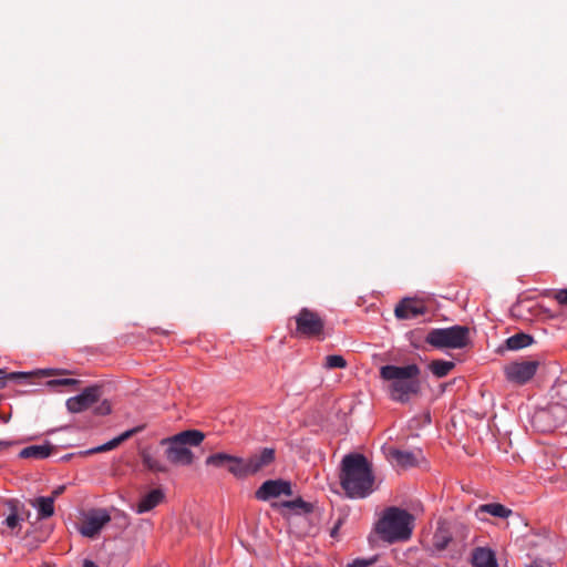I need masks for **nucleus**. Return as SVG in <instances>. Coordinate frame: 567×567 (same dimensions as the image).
Segmentation results:
<instances>
[{"label": "nucleus", "mask_w": 567, "mask_h": 567, "mask_svg": "<svg viewBox=\"0 0 567 567\" xmlns=\"http://www.w3.org/2000/svg\"><path fill=\"white\" fill-rule=\"evenodd\" d=\"M4 524L11 530L12 535H17L20 529L21 519L16 513H11L4 519Z\"/></svg>", "instance_id": "c85d7f7f"}, {"label": "nucleus", "mask_w": 567, "mask_h": 567, "mask_svg": "<svg viewBox=\"0 0 567 567\" xmlns=\"http://www.w3.org/2000/svg\"><path fill=\"white\" fill-rule=\"evenodd\" d=\"M538 362L535 360L514 361L504 367L507 381L515 384L527 383L536 373Z\"/></svg>", "instance_id": "6e6552de"}, {"label": "nucleus", "mask_w": 567, "mask_h": 567, "mask_svg": "<svg viewBox=\"0 0 567 567\" xmlns=\"http://www.w3.org/2000/svg\"><path fill=\"white\" fill-rule=\"evenodd\" d=\"M102 396V388L100 385H91L85 388L79 395L66 400V408L71 413L83 412L99 402Z\"/></svg>", "instance_id": "1a4fd4ad"}, {"label": "nucleus", "mask_w": 567, "mask_h": 567, "mask_svg": "<svg viewBox=\"0 0 567 567\" xmlns=\"http://www.w3.org/2000/svg\"><path fill=\"white\" fill-rule=\"evenodd\" d=\"M275 450L270 447H264L259 453L252 454L247 460L248 473L255 475L266 467L271 465L275 461Z\"/></svg>", "instance_id": "4468645a"}, {"label": "nucleus", "mask_w": 567, "mask_h": 567, "mask_svg": "<svg viewBox=\"0 0 567 567\" xmlns=\"http://www.w3.org/2000/svg\"><path fill=\"white\" fill-rule=\"evenodd\" d=\"M30 505L37 509L40 519H47L54 514V502L52 497L40 496L31 499Z\"/></svg>", "instance_id": "a211bd4d"}, {"label": "nucleus", "mask_w": 567, "mask_h": 567, "mask_svg": "<svg viewBox=\"0 0 567 567\" xmlns=\"http://www.w3.org/2000/svg\"><path fill=\"white\" fill-rule=\"evenodd\" d=\"M230 454L226 453H216L209 455L205 463L206 465L215 466V467H227Z\"/></svg>", "instance_id": "cd10ccee"}, {"label": "nucleus", "mask_w": 567, "mask_h": 567, "mask_svg": "<svg viewBox=\"0 0 567 567\" xmlns=\"http://www.w3.org/2000/svg\"><path fill=\"white\" fill-rule=\"evenodd\" d=\"M371 564H372L371 560L355 559L351 564H349L347 567H369Z\"/></svg>", "instance_id": "72a5a7b5"}, {"label": "nucleus", "mask_w": 567, "mask_h": 567, "mask_svg": "<svg viewBox=\"0 0 567 567\" xmlns=\"http://www.w3.org/2000/svg\"><path fill=\"white\" fill-rule=\"evenodd\" d=\"M281 495H292V487L290 482L285 480H268L264 482L255 492V497L262 502L277 498Z\"/></svg>", "instance_id": "9d476101"}, {"label": "nucleus", "mask_w": 567, "mask_h": 567, "mask_svg": "<svg viewBox=\"0 0 567 567\" xmlns=\"http://www.w3.org/2000/svg\"><path fill=\"white\" fill-rule=\"evenodd\" d=\"M533 343V337L526 333H516L506 340L507 348L511 350H518L528 347Z\"/></svg>", "instance_id": "393cba45"}, {"label": "nucleus", "mask_w": 567, "mask_h": 567, "mask_svg": "<svg viewBox=\"0 0 567 567\" xmlns=\"http://www.w3.org/2000/svg\"><path fill=\"white\" fill-rule=\"evenodd\" d=\"M271 506L274 508H289L291 511H295L296 513H311L313 509V505L311 503L305 502L302 498H297L293 501H285L281 503H272Z\"/></svg>", "instance_id": "412c9836"}, {"label": "nucleus", "mask_w": 567, "mask_h": 567, "mask_svg": "<svg viewBox=\"0 0 567 567\" xmlns=\"http://www.w3.org/2000/svg\"><path fill=\"white\" fill-rule=\"evenodd\" d=\"M79 383H80V381L76 379H54V380H50L48 382V385H50V386H70V385L79 384Z\"/></svg>", "instance_id": "2f4dec72"}, {"label": "nucleus", "mask_w": 567, "mask_h": 567, "mask_svg": "<svg viewBox=\"0 0 567 567\" xmlns=\"http://www.w3.org/2000/svg\"><path fill=\"white\" fill-rule=\"evenodd\" d=\"M386 457L402 468L414 467L423 458L422 451H403L394 447H389Z\"/></svg>", "instance_id": "ddd939ff"}, {"label": "nucleus", "mask_w": 567, "mask_h": 567, "mask_svg": "<svg viewBox=\"0 0 567 567\" xmlns=\"http://www.w3.org/2000/svg\"><path fill=\"white\" fill-rule=\"evenodd\" d=\"M295 321L297 336L315 338L322 334L324 329V320L309 308H302L295 317Z\"/></svg>", "instance_id": "0eeeda50"}, {"label": "nucleus", "mask_w": 567, "mask_h": 567, "mask_svg": "<svg viewBox=\"0 0 567 567\" xmlns=\"http://www.w3.org/2000/svg\"><path fill=\"white\" fill-rule=\"evenodd\" d=\"M414 517L405 509L389 507L379 520L377 532L390 544L410 539Z\"/></svg>", "instance_id": "7ed1b4c3"}, {"label": "nucleus", "mask_w": 567, "mask_h": 567, "mask_svg": "<svg viewBox=\"0 0 567 567\" xmlns=\"http://www.w3.org/2000/svg\"><path fill=\"white\" fill-rule=\"evenodd\" d=\"M481 513H486L499 518H507L512 515L513 512L499 503H489L478 506L476 509V516H478Z\"/></svg>", "instance_id": "aec40b11"}, {"label": "nucleus", "mask_w": 567, "mask_h": 567, "mask_svg": "<svg viewBox=\"0 0 567 567\" xmlns=\"http://www.w3.org/2000/svg\"><path fill=\"white\" fill-rule=\"evenodd\" d=\"M65 489V486L61 485V486H58L51 494L50 497L53 498V502H55V498L59 497Z\"/></svg>", "instance_id": "f704fd0d"}, {"label": "nucleus", "mask_w": 567, "mask_h": 567, "mask_svg": "<svg viewBox=\"0 0 567 567\" xmlns=\"http://www.w3.org/2000/svg\"><path fill=\"white\" fill-rule=\"evenodd\" d=\"M164 494L161 489H153L146 495H144L141 501L136 505V513L143 514L152 511L156 507L163 499Z\"/></svg>", "instance_id": "f3484780"}, {"label": "nucleus", "mask_w": 567, "mask_h": 567, "mask_svg": "<svg viewBox=\"0 0 567 567\" xmlns=\"http://www.w3.org/2000/svg\"><path fill=\"white\" fill-rule=\"evenodd\" d=\"M52 450H53V446L49 443L43 444V445H30L20 451L19 457L44 460L50 456Z\"/></svg>", "instance_id": "6ab92c4d"}, {"label": "nucleus", "mask_w": 567, "mask_h": 567, "mask_svg": "<svg viewBox=\"0 0 567 567\" xmlns=\"http://www.w3.org/2000/svg\"><path fill=\"white\" fill-rule=\"evenodd\" d=\"M340 483L351 498H363L373 492L372 465L364 455L350 453L342 458Z\"/></svg>", "instance_id": "f257e3e1"}, {"label": "nucleus", "mask_w": 567, "mask_h": 567, "mask_svg": "<svg viewBox=\"0 0 567 567\" xmlns=\"http://www.w3.org/2000/svg\"><path fill=\"white\" fill-rule=\"evenodd\" d=\"M4 371L0 369V389L6 386L7 380H27L34 375L37 377H50L55 374H66L69 373L66 370H55V369H45V370H38L34 372H11L6 375H3Z\"/></svg>", "instance_id": "2eb2a0df"}, {"label": "nucleus", "mask_w": 567, "mask_h": 567, "mask_svg": "<svg viewBox=\"0 0 567 567\" xmlns=\"http://www.w3.org/2000/svg\"><path fill=\"white\" fill-rule=\"evenodd\" d=\"M454 362L445 360H433L429 364V369L436 378L446 377L454 369Z\"/></svg>", "instance_id": "b1692460"}, {"label": "nucleus", "mask_w": 567, "mask_h": 567, "mask_svg": "<svg viewBox=\"0 0 567 567\" xmlns=\"http://www.w3.org/2000/svg\"><path fill=\"white\" fill-rule=\"evenodd\" d=\"M141 429L140 427H135V429H132V430H128V431H125L124 433H122L121 435H118L117 437L106 442L105 444H102L95 449H92L90 451V453H102V452H107V451H111L115 447H117L121 443H123L125 440L130 439L132 435H134L135 433H137Z\"/></svg>", "instance_id": "4be33fe9"}, {"label": "nucleus", "mask_w": 567, "mask_h": 567, "mask_svg": "<svg viewBox=\"0 0 567 567\" xmlns=\"http://www.w3.org/2000/svg\"><path fill=\"white\" fill-rule=\"evenodd\" d=\"M559 393H567V381H564L558 385Z\"/></svg>", "instance_id": "c9c22d12"}, {"label": "nucleus", "mask_w": 567, "mask_h": 567, "mask_svg": "<svg viewBox=\"0 0 567 567\" xmlns=\"http://www.w3.org/2000/svg\"><path fill=\"white\" fill-rule=\"evenodd\" d=\"M340 524H341V522H338V524L331 529L330 534H331L332 537L337 536L339 527H340Z\"/></svg>", "instance_id": "4c0bfd02"}, {"label": "nucleus", "mask_w": 567, "mask_h": 567, "mask_svg": "<svg viewBox=\"0 0 567 567\" xmlns=\"http://www.w3.org/2000/svg\"><path fill=\"white\" fill-rule=\"evenodd\" d=\"M427 308L424 301L414 298L402 299L394 309L398 319L410 320L425 315Z\"/></svg>", "instance_id": "f8f14e48"}, {"label": "nucleus", "mask_w": 567, "mask_h": 567, "mask_svg": "<svg viewBox=\"0 0 567 567\" xmlns=\"http://www.w3.org/2000/svg\"><path fill=\"white\" fill-rule=\"evenodd\" d=\"M348 363L342 355L339 354H330L324 358L323 367L328 370L332 369H344Z\"/></svg>", "instance_id": "bb28decb"}, {"label": "nucleus", "mask_w": 567, "mask_h": 567, "mask_svg": "<svg viewBox=\"0 0 567 567\" xmlns=\"http://www.w3.org/2000/svg\"><path fill=\"white\" fill-rule=\"evenodd\" d=\"M567 421V406L559 402L537 409L532 416V425L539 432H551Z\"/></svg>", "instance_id": "423d86ee"}, {"label": "nucleus", "mask_w": 567, "mask_h": 567, "mask_svg": "<svg viewBox=\"0 0 567 567\" xmlns=\"http://www.w3.org/2000/svg\"><path fill=\"white\" fill-rule=\"evenodd\" d=\"M83 567H99V566L95 563H93L92 560L85 559L83 561Z\"/></svg>", "instance_id": "e433bc0d"}, {"label": "nucleus", "mask_w": 567, "mask_h": 567, "mask_svg": "<svg viewBox=\"0 0 567 567\" xmlns=\"http://www.w3.org/2000/svg\"><path fill=\"white\" fill-rule=\"evenodd\" d=\"M143 465L152 472H166V467L154 457L148 451L144 450L141 453Z\"/></svg>", "instance_id": "a878e982"}, {"label": "nucleus", "mask_w": 567, "mask_h": 567, "mask_svg": "<svg viewBox=\"0 0 567 567\" xmlns=\"http://www.w3.org/2000/svg\"><path fill=\"white\" fill-rule=\"evenodd\" d=\"M110 520L111 516L105 509L92 511L83 519L80 533L85 537L94 538Z\"/></svg>", "instance_id": "9b49d317"}, {"label": "nucleus", "mask_w": 567, "mask_h": 567, "mask_svg": "<svg viewBox=\"0 0 567 567\" xmlns=\"http://www.w3.org/2000/svg\"><path fill=\"white\" fill-rule=\"evenodd\" d=\"M10 444V442L0 441V447H8Z\"/></svg>", "instance_id": "58836bf2"}, {"label": "nucleus", "mask_w": 567, "mask_h": 567, "mask_svg": "<svg viewBox=\"0 0 567 567\" xmlns=\"http://www.w3.org/2000/svg\"><path fill=\"white\" fill-rule=\"evenodd\" d=\"M227 470L238 478L250 476L248 473L247 460L230 455Z\"/></svg>", "instance_id": "5701e85b"}, {"label": "nucleus", "mask_w": 567, "mask_h": 567, "mask_svg": "<svg viewBox=\"0 0 567 567\" xmlns=\"http://www.w3.org/2000/svg\"><path fill=\"white\" fill-rule=\"evenodd\" d=\"M424 421H425L426 423H430V422H431L430 413H426V414L424 415Z\"/></svg>", "instance_id": "ea45409f"}, {"label": "nucleus", "mask_w": 567, "mask_h": 567, "mask_svg": "<svg viewBox=\"0 0 567 567\" xmlns=\"http://www.w3.org/2000/svg\"><path fill=\"white\" fill-rule=\"evenodd\" d=\"M205 439L202 431L186 430L161 441L162 445H167L165 451L166 458L175 465H190L194 460L193 452L188 446H198Z\"/></svg>", "instance_id": "20e7f679"}, {"label": "nucleus", "mask_w": 567, "mask_h": 567, "mask_svg": "<svg viewBox=\"0 0 567 567\" xmlns=\"http://www.w3.org/2000/svg\"><path fill=\"white\" fill-rule=\"evenodd\" d=\"M554 298L558 303L567 306V289L556 291Z\"/></svg>", "instance_id": "473e14b6"}, {"label": "nucleus", "mask_w": 567, "mask_h": 567, "mask_svg": "<svg viewBox=\"0 0 567 567\" xmlns=\"http://www.w3.org/2000/svg\"><path fill=\"white\" fill-rule=\"evenodd\" d=\"M93 412L94 414L96 415H107L111 413L112 411V406H111V403L109 400H102L101 402L99 401L97 403H95V405H93Z\"/></svg>", "instance_id": "c756f323"}, {"label": "nucleus", "mask_w": 567, "mask_h": 567, "mask_svg": "<svg viewBox=\"0 0 567 567\" xmlns=\"http://www.w3.org/2000/svg\"><path fill=\"white\" fill-rule=\"evenodd\" d=\"M425 341L437 349H462L470 342V329L465 326H452L431 330Z\"/></svg>", "instance_id": "39448f33"}, {"label": "nucleus", "mask_w": 567, "mask_h": 567, "mask_svg": "<svg viewBox=\"0 0 567 567\" xmlns=\"http://www.w3.org/2000/svg\"><path fill=\"white\" fill-rule=\"evenodd\" d=\"M420 374L421 370L415 363L403 367L386 364L380 369L381 379L390 383V398L400 403H406L412 395L420 393Z\"/></svg>", "instance_id": "f03ea898"}, {"label": "nucleus", "mask_w": 567, "mask_h": 567, "mask_svg": "<svg viewBox=\"0 0 567 567\" xmlns=\"http://www.w3.org/2000/svg\"><path fill=\"white\" fill-rule=\"evenodd\" d=\"M433 540H434V546L439 550H443L446 548L447 544L450 543L451 537L445 536L444 534H441V533H436L433 537Z\"/></svg>", "instance_id": "7c9ffc66"}, {"label": "nucleus", "mask_w": 567, "mask_h": 567, "mask_svg": "<svg viewBox=\"0 0 567 567\" xmlns=\"http://www.w3.org/2000/svg\"><path fill=\"white\" fill-rule=\"evenodd\" d=\"M472 564L474 567H498L494 551L485 547L473 550Z\"/></svg>", "instance_id": "dca6fc26"}]
</instances>
